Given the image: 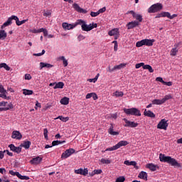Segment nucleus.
Returning a JSON list of instances; mask_svg holds the SVG:
<instances>
[{"label": "nucleus", "instance_id": "obj_6", "mask_svg": "<svg viewBox=\"0 0 182 182\" xmlns=\"http://www.w3.org/2000/svg\"><path fill=\"white\" fill-rule=\"evenodd\" d=\"M124 113L131 116H141L140 110H139L137 108H124Z\"/></svg>", "mask_w": 182, "mask_h": 182}, {"label": "nucleus", "instance_id": "obj_12", "mask_svg": "<svg viewBox=\"0 0 182 182\" xmlns=\"http://www.w3.org/2000/svg\"><path fill=\"white\" fill-rule=\"evenodd\" d=\"M9 147L11 151H14V153H17V154H19V153L22 151V147H21V146H15L14 144H11L9 145Z\"/></svg>", "mask_w": 182, "mask_h": 182}, {"label": "nucleus", "instance_id": "obj_17", "mask_svg": "<svg viewBox=\"0 0 182 182\" xmlns=\"http://www.w3.org/2000/svg\"><path fill=\"white\" fill-rule=\"evenodd\" d=\"M42 161V158L41 156H36V158H33L30 163L31 164L38 165L40 164V163Z\"/></svg>", "mask_w": 182, "mask_h": 182}, {"label": "nucleus", "instance_id": "obj_63", "mask_svg": "<svg viewBox=\"0 0 182 182\" xmlns=\"http://www.w3.org/2000/svg\"><path fill=\"white\" fill-rule=\"evenodd\" d=\"M94 171L95 174H102V169H95Z\"/></svg>", "mask_w": 182, "mask_h": 182}, {"label": "nucleus", "instance_id": "obj_31", "mask_svg": "<svg viewBox=\"0 0 182 182\" xmlns=\"http://www.w3.org/2000/svg\"><path fill=\"white\" fill-rule=\"evenodd\" d=\"M6 32H5V30H0V39L4 41V39H6Z\"/></svg>", "mask_w": 182, "mask_h": 182}, {"label": "nucleus", "instance_id": "obj_11", "mask_svg": "<svg viewBox=\"0 0 182 182\" xmlns=\"http://www.w3.org/2000/svg\"><path fill=\"white\" fill-rule=\"evenodd\" d=\"M124 122H125L124 127H137L139 124L137 122L129 121L127 119L124 118Z\"/></svg>", "mask_w": 182, "mask_h": 182}, {"label": "nucleus", "instance_id": "obj_5", "mask_svg": "<svg viewBox=\"0 0 182 182\" xmlns=\"http://www.w3.org/2000/svg\"><path fill=\"white\" fill-rule=\"evenodd\" d=\"M161 9H163V4L156 3L148 9V14H156V12H159Z\"/></svg>", "mask_w": 182, "mask_h": 182}, {"label": "nucleus", "instance_id": "obj_50", "mask_svg": "<svg viewBox=\"0 0 182 182\" xmlns=\"http://www.w3.org/2000/svg\"><path fill=\"white\" fill-rule=\"evenodd\" d=\"M6 95H8V92H1L0 94V97H1L2 99H8Z\"/></svg>", "mask_w": 182, "mask_h": 182}, {"label": "nucleus", "instance_id": "obj_60", "mask_svg": "<svg viewBox=\"0 0 182 182\" xmlns=\"http://www.w3.org/2000/svg\"><path fill=\"white\" fill-rule=\"evenodd\" d=\"M30 32H31V33H39V30L36 28H33L32 30H30Z\"/></svg>", "mask_w": 182, "mask_h": 182}, {"label": "nucleus", "instance_id": "obj_1", "mask_svg": "<svg viewBox=\"0 0 182 182\" xmlns=\"http://www.w3.org/2000/svg\"><path fill=\"white\" fill-rule=\"evenodd\" d=\"M159 160L162 163H168V164H171L173 167L181 168V164L178 163L174 158H171V156H166V155L160 154Z\"/></svg>", "mask_w": 182, "mask_h": 182}, {"label": "nucleus", "instance_id": "obj_40", "mask_svg": "<svg viewBox=\"0 0 182 182\" xmlns=\"http://www.w3.org/2000/svg\"><path fill=\"white\" fill-rule=\"evenodd\" d=\"M17 177L20 180H29V176H22L21 173H17Z\"/></svg>", "mask_w": 182, "mask_h": 182}, {"label": "nucleus", "instance_id": "obj_47", "mask_svg": "<svg viewBox=\"0 0 182 182\" xmlns=\"http://www.w3.org/2000/svg\"><path fill=\"white\" fill-rule=\"evenodd\" d=\"M112 43L114 44V52H117V48L119 47V45L117 44V41H112Z\"/></svg>", "mask_w": 182, "mask_h": 182}, {"label": "nucleus", "instance_id": "obj_18", "mask_svg": "<svg viewBox=\"0 0 182 182\" xmlns=\"http://www.w3.org/2000/svg\"><path fill=\"white\" fill-rule=\"evenodd\" d=\"M136 26H139V21H131L127 24V29H133V28H136Z\"/></svg>", "mask_w": 182, "mask_h": 182}, {"label": "nucleus", "instance_id": "obj_27", "mask_svg": "<svg viewBox=\"0 0 182 182\" xmlns=\"http://www.w3.org/2000/svg\"><path fill=\"white\" fill-rule=\"evenodd\" d=\"M60 103L61 105H64L65 106H67V105H69V98L68 97H64L60 100Z\"/></svg>", "mask_w": 182, "mask_h": 182}, {"label": "nucleus", "instance_id": "obj_39", "mask_svg": "<svg viewBox=\"0 0 182 182\" xmlns=\"http://www.w3.org/2000/svg\"><path fill=\"white\" fill-rule=\"evenodd\" d=\"M133 18L136 19V21H139V22H141L143 21V16H141L140 14H136Z\"/></svg>", "mask_w": 182, "mask_h": 182}, {"label": "nucleus", "instance_id": "obj_29", "mask_svg": "<svg viewBox=\"0 0 182 182\" xmlns=\"http://www.w3.org/2000/svg\"><path fill=\"white\" fill-rule=\"evenodd\" d=\"M63 86H65V83L63 82H59L55 84L53 89H63Z\"/></svg>", "mask_w": 182, "mask_h": 182}, {"label": "nucleus", "instance_id": "obj_41", "mask_svg": "<svg viewBox=\"0 0 182 182\" xmlns=\"http://www.w3.org/2000/svg\"><path fill=\"white\" fill-rule=\"evenodd\" d=\"M170 99H173V96H171V95H167L162 98V100L164 101V103H166V102H167V100H170Z\"/></svg>", "mask_w": 182, "mask_h": 182}, {"label": "nucleus", "instance_id": "obj_57", "mask_svg": "<svg viewBox=\"0 0 182 182\" xmlns=\"http://www.w3.org/2000/svg\"><path fill=\"white\" fill-rule=\"evenodd\" d=\"M50 15H52V13H50L49 11H45L43 13V16H50Z\"/></svg>", "mask_w": 182, "mask_h": 182}, {"label": "nucleus", "instance_id": "obj_49", "mask_svg": "<svg viewBox=\"0 0 182 182\" xmlns=\"http://www.w3.org/2000/svg\"><path fill=\"white\" fill-rule=\"evenodd\" d=\"M6 90L4 87V85L2 84H0V93H6Z\"/></svg>", "mask_w": 182, "mask_h": 182}, {"label": "nucleus", "instance_id": "obj_43", "mask_svg": "<svg viewBox=\"0 0 182 182\" xmlns=\"http://www.w3.org/2000/svg\"><path fill=\"white\" fill-rule=\"evenodd\" d=\"M56 119H60V120H61V122H68L69 120V117H63V116H59Z\"/></svg>", "mask_w": 182, "mask_h": 182}, {"label": "nucleus", "instance_id": "obj_37", "mask_svg": "<svg viewBox=\"0 0 182 182\" xmlns=\"http://www.w3.org/2000/svg\"><path fill=\"white\" fill-rule=\"evenodd\" d=\"M123 92L122 91H116L113 93V96H116V97H123Z\"/></svg>", "mask_w": 182, "mask_h": 182}, {"label": "nucleus", "instance_id": "obj_36", "mask_svg": "<svg viewBox=\"0 0 182 182\" xmlns=\"http://www.w3.org/2000/svg\"><path fill=\"white\" fill-rule=\"evenodd\" d=\"M164 103V102L163 101V99L161 100H154L152 101V105H163Z\"/></svg>", "mask_w": 182, "mask_h": 182}, {"label": "nucleus", "instance_id": "obj_32", "mask_svg": "<svg viewBox=\"0 0 182 182\" xmlns=\"http://www.w3.org/2000/svg\"><path fill=\"white\" fill-rule=\"evenodd\" d=\"M58 59L60 60H63V65L64 68H66V66H68V60H66V58H65V56H60L58 58Z\"/></svg>", "mask_w": 182, "mask_h": 182}, {"label": "nucleus", "instance_id": "obj_16", "mask_svg": "<svg viewBox=\"0 0 182 182\" xmlns=\"http://www.w3.org/2000/svg\"><path fill=\"white\" fill-rule=\"evenodd\" d=\"M12 139H16V140H21L22 139V134L19 131H14L11 135Z\"/></svg>", "mask_w": 182, "mask_h": 182}, {"label": "nucleus", "instance_id": "obj_20", "mask_svg": "<svg viewBox=\"0 0 182 182\" xmlns=\"http://www.w3.org/2000/svg\"><path fill=\"white\" fill-rule=\"evenodd\" d=\"M178 46L179 44H175L174 45V47L175 48H173L171 50V56H176L178 52Z\"/></svg>", "mask_w": 182, "mask_h": 182}, {"label": "nucleus", "instance_id": "obj_8", "mask_svg": "<svg viewBox=\"0 0 182 182\" xmlns=\"http://www.w3.org/2000/svg\"><path fill=\"white\" fill-rule=\"evenodd\" d=\"M76 150L73 148H70L68 149H66L65 152H63L61 155V159H66L68 157H70L72 154H75Z\"/></svg>", "mask_w": 182, "mask_h": 182}, {"label": "nucleus", "instance_id": "obj_13", "mask_svg": "<svg viewBox=\"0 0 182 182\" xmlns=\"http://www.w3.org/2000/svg\"><path fill=\"white\" fill-rule=\"evenodd\" d=\"M73 8L75 9V11H76L77 12H79V14H87V10L83 9H82L79 4L75 3L73 5Z\"/></svg>", "mask_w": 182, "mask_h": 182}, {"label": "nucleus", "instance_id": "obj_30", "mask_svg": "<svg viewBox=\"0 0 182 182\" xmlns=\"http://www.w3.org/2000/svg\"><path fill=\"white\" fill-rule=\"evenodd\" d=\"M143 69L149 70V73H153V72H154V70L153 69V68L150 65H144L143 66Z\"/></svg>", "mask_w": 182, "mask_h": 182}, {"label": "nucleus", "instance_id": "obj_58", "mask_svg": "<svg viewBox=\"0 0 182 182\" xmlns=\"http://www.w3.org/2000/svg\"><path fill=\"white\" fill-rule=\"evenodd\" d=\"M25 79H26V80H31V79H32V76L30 75V74H26Z\"/></svg>", "mask_w": 182, "mask_h": 182}, {"label": "nucleus", "instance_id": "obj_15", "mask_svg": "<svg viewBox=\"0 0 182 182\" xmlns=\"http://www.w3.org/2000/svg\"><path fill=\"white\" fill-rule=\"evenodd\" d=\"M146 168L151 170V171H157L160 167L158 165H154V164H148L146 166Z\"/></svg>", "mask_w": 182, "mask_h": 182}, {"label": "nucleus", "instance_id": "obj_59", "mask_svg": "<svg viewBox=\"0 0 182 182\" xmlns=\"http://www.w3.org/2000/svg\"><path fill=\"white\" fill-rule=\"evenodd\" d=\"M99 15H100V14H103V12H106V7H103L102 9H100L99 11Z\"/></svg>", "mask_w": 182, "mask_h": 182}, {"label": "nucleus", "instance_id": "obj_9", "mask_svg": "<svg viewBox=\"0 0 182 182\" xmlns=\"http://www.w3.org/2000/svg\"><path fill=\"white\" fill-rule=\"evenodd\" d=\"M77 26V21H76L75 23L70 24L68 23H63L62 27L65 31H70L71 29H74V28H76Z\"/></svg>", "mask_w": 182, "mask_h": 182}, {"label": "nucleus", "instance_id": "obj_62", "mask_svg": "<svg viewBox=\"0 0 182 182\" xmlns=\"http://www.w3.org/2000/svg\"><path fill=\"white\" fill-rule=\"evenodd\" d=\"M93 96V92L87 94L85 98L86 99H90Z\"/></svg>", "mask_w": 182, "mask_h": 182}, {"label": "nucleus", "instance_id": "obj_35", "mask_svg": "<svg viewBox=\"0 0 182 182\" xmlns=\"http://www.w3.org/2000/svg\"><path fill=\"white\" fill-rule=\"evenodd\" d=\"M63 143H66V141H53L52 142V146H59V144H63Z\"/></svg>", "mask_w": 182, "mask_h": 182}, {"label": "nucleus", "instance_id": "obj_2", "mask_svg": "<svg viewBox=\"0 0 182 182\" xmlns=\"http://www.w3.org/2000/svg\"><path fill=\"white\" fill-rule=\"evenodd\" d=\"M16 21V23L17 26H21V25H23L26 22H28V20H22L21 21H19V18L16 16H11L9 17L6 22L1 26V29H4V28H6V26H9L12 25V21Z\"/></svg>", "mask_w": 182, "mask_h": 182}, {"label": "nucleus", "instance_id": "obj_25", "mask_svg": "<svg viewBox=\"0 0 182 182\" xmlns=\"http://www.w3.org/2000/svg\"><path fill=\"white\" fill-rule=\"evenodd\" d=\"M144 116H147V117H151V118H154L156 117V114H154V113L150 110L145 109L144 112Z\"/></svg>", "mask_w": 182, "mask_h": 182}, {"label": "nucleus", "instance_id": "obj_34", "mask_svg": "<svg viewBox=\"0 0 182 182\" xmlns=\"http://www.w3.org/2000/svg\"><path fill=\"white\" fill-rule=\"evenodd\" d=\"M23 94L25 96H31V95H33V91L31 90H23Z\"/></svg>", "mask_w": 182, "mask_h": 182}, {"label": "nucleus", "instance_id": "obj_33", "mask_svg": "<svg viewBox=\"0 0 182 182\" xmlns=\"http://www.w3.org/2000/svg\"><path fill=\"white\" fill-rule=\"evenodd\" d=\"M123 68H126V64L124 63H121L118 65L114 66V70H120V69H123Z\"/></svg>", "mask_w": 182, "mask_h": 182}, {"label": "nucleus", "instance_id": "obj_61", "mask_svg": "<svg viewBox=\"0 0 182 182\" xmlns=\"http://www.w3.org/2000/svg\"><path fill=\"white\" fill-rule=\"evenodd\" d=\"M164 85H165V86H172L173 85V82H164Z\"/></svg>", "mask_w": 182, "mask_h": 182}, {"label": "nucleus", "instance_id": "obj_28", "mask_svg": "<svg viewBox=\"0 0 182 182\" xmlns=\"http://www.w3.org/2000/svg\"><path fill=\"white\" fill-rule=\"evenodd\" d=\"M139 178H141L142 180H146L147 181V173L144 171H141L140 173L139 174Z\"/></svg>", "mask_w": 182, "mask_h": 182}, {"label": "nucleus", "instance_id": "obj_38", "mask_svg": "<svg viewBox=\"0 0 182 182\" xmlns=\"http://www.w3.org/2000/svg\"><path fill=\"white\" fill-rule=\"evenodd\" d=\"M4 68L6 70H11V67H9L6 63H3L0 64V68Z\"/></svg>", "mask_w": 182, "mask_h": 182}, {"label": "nucleus", "instance_id": "obj_7", "mask_svg": "<svg viewBox=\"0 0 182 182\" xmlns=\"http://www.w3.org/2000/svg\"><path fill=\"white\" fill-rule=\"evenodd\" d=\"M127 144H129V142L127 141H120L115 146L107 149V151H113L114 150H117L118 149H120V147H123V146H127Z\"/></svg>", "mask_w": 182, "mask_h": 182}, {"label": "nucleus", "instance_id": "obj_51", "mask_svg": "<svg viewBox=\"0 0 182 182\" xmlns=\"http://www.w3.org/2000/svg\"><path fill=\"white\" fill-rule=\"evenodd\" d=\"M90 15L92 18H96V16H98L99 15V12H94V11H91Z\"/></svg>", "mask_w": 182, "mask_h": 182}, {"label": "nucleus", "instance_id": "obj_26", "mask_svg": "<svg viewBox=\"0 0 182 182\" xmlns=\"http://www.w3.org/2000/svg\"><path fill=\"white\" fill-rule=\"evenodd\" d=\"M114 127L113 124H111V126L109 127V129H108V133L111 134V136H118L119 132H114L113 131Z\"/></svg>", "mask_w": 182, "mask_h": 182}, {"label": "nucleus", "instance_id": "obj_48", "mask_svg": "<svg viewBox=\"0 0 182 182\" xmlns=\"http://www.w3.org/2000/svg\"><path fill=\"white\" fill-rule=\"evenodd\" d=\"M43 135H44V138L46 139V140H48V129L45 128L43 129Z\"/></svg>", "mask_w": 182, "mask_h": 182}, {"label": "nucleus", "instance_id": "obj_24", "mask_svg": "<svg viewBox=\"0 0 182 182\" xmlns=\"http://www.w3.org/2000/svg\"><path fill=\"white\" fill-rule=\"evenodd\" d=\"M108 35L109 36H114L116 35H120V33L119 32V28H113L112 30H111L108 32Z\"/></svg>", "mask_w": 182, "mask_h": 182}, {"label": "nucleus", "instance_id": "obj_3", "mask_svg": "<svg viewBox=\"0 0 182 182\" xmlns=\"http://www.w3.org/2000/svg\"><path fill=\"white\" fill-rule=\"evenodd\" d=\"M77 25H81V29L85 32H89L90 31H92V29L97 28V23H92L87 25L86 24V22L82 19H79L77 21Z\"/></svg>", "mask_w": 182, "mask_h": 182}, {"label": "nucleus", "instance_id": "obj_4", "mask_svg": "<svg viewBox=\"0 0 182 182\" xmlns=\"http://www.w3.org/2000/svg\"><path fill=\"white\" fill-rule=\"evenodd\" d=\"M77 25H81V29L85 32H89L90 31H92V29L97 28V23H92L87 25L86 24V22L82 19H79L77 21Z\"/></svg>", "mask_w": 182, "mask_h": 182}, {"label": "nucleus", "instance_id": "obj_55", "mask_svg": "<svg viewBox=\"0 0 182 182\" xmlns=\"http://www.w3.org/2000/svg\"><path fill=\"white\" fill-rule=\"evenodd\" d=\"M156 82H160L161 83H162L163 85L164 84V81L163 80V78L161 77H157L156 78Z\"/></svg>", "mask_w": 182, "mask_h": 182}, {"label": "nucleus", "instance_id": "obj_52", "mask_svg": "<svg viewBox=\"0 0 182 182\" xmlns=\"http://www.w3.org/2000/svg\"><path fill=\"white\" fill-rule=\"evenodd\" d=\"M162 17L163 18H169L170 17V13L168 12H162Z\"/></svg>", "mask_w": 182, "mask_h": 182}, {"label": "nucleus", "instance_id": "obj_22", "mask_svg": "<svg viewBox=\"0 0 182 182\" xmlns=\"http://www.w3.org/2000/svg\"><path fill=\"white\" fill-rule=\"evenodd\" d=\"M31 144H32L31 141H23V143L21 144L20 147H23L26 150H28V149L31 147Z\"/></svg>", "mask_w": 182, "mask_h": 182}, {"label": "nucleus", "instance_id": "obj_10", "mask_svg": "<svg viewBox=\"0 0 182 182\" xmlns=\"http://www.w3.org/2000/svg\"><path fill=\"white\" fill-rule=\"evenodd\" d=\"M167 127H168V123H167V120L165 119H161L157 125V129L162 130H167Z\"/></svg>", "mask_w": 182, "mask_h": 182}, {"label": "nucleus", "instance_id": "obj_54", "mask_svg": "<svg viewBox=\"0 0 182 182\" xmlns=\"http://www.w3.org/2000/svg\"><path fill=\"white\" fill-rule=\"evenodd\" d=\"M9 174H11V176H16L18 177V173H19V172H15L12 170L9 171Z\"/></svg>", "mask_w": 182, "mask_h": 182}, {"label": "nucleus", "instance_id": "obj_42", "mask_svg": "<svg viewBox=\"0 0 182 182\" xmlns=\"http://www.w3.org/2000/svg\"><path fill=\"white\" fill-rule=\"evenodd\" d=\"M136 48H141V46H144V41L141 40L140 41H137L136 43Z\"/></svg>", "mask_w": 182, "mask_h": 182}, {"label": "nucleus", "instance_id": "obj_19", "mask_svg": "<svg viewBox=\"0 0 182 182\" xmlns=\"http://www.w3.org/2000/svg\"><path fill=\"white\" fill-rule=\"evenodd\" d=\"M124 164H126V166H134V168H136V170H139V166H137V163L134 161H124Z\"/></svg>", "mask_w": 182, "mask_h": 182}, {"label": "nucleus", "instance_id": "obj_44", "mask_svg": "<svg viewBox=\"0 0 182 182\" xmlns=\"http://www.w3.org/2000/svg\"><path fill=\"white\" fill-rule=\"evenodd\" d=\"M101 163L102 164H110L112 163V161L109 159H102Z\"/></svg>", "mask_w": 182, "mask_h": 182}, {"label": "nucleus", "instance_id": "obj_53", "mask_svg": "<svg viewBox=\"0 0 182 182\" xmlns=\"http://www.w3.org/2000/svg\"><path fill=\"white\" fill-rule=\"evenodd\" d=\"M45 50H43L41 53H34V56H42L43 55H45Z\"/></svg>", "mask_w": 182, "mask_h": 182}, {"label": "nucleus", "instance_id": "obj_45", "mask_svg": "<svg viewBox=\"0 0 182 182\" xmlns=\"http://www.w3.org/2000/svg\"><path fill=\"white\" fill-rule=\"evenodd\" d=\"M4 107H6V109H8V110H11L14 109V105L11 102H9L8 105L6 104V106Z\"/></svg>", "mask_w": 182, "mask_h": 182}, {"label": "nucleus", "instance_id": "obj_23", "mask_svg": "<svg viewBox=\"0 0 182 182\" xmlns=\"http://www.w3.org/2000/svg\"><path fill=\"white\" fill-rule=\"evenodd\" d=\"M144 45L145 46H153V43H154V39H143Z\"/></svg>", "mask_w": 182, "mask_h": 182}, {"label": "nucleus", "instance_id": "obj_14", "mask_svg": "<svg viewBox=\"0 0 182 182\" xmlns=\"http://www.w3.org/2000/svg\"><path fill=\"white\" fill-rule=\"evenodd\" d=\"M75 174H80L81 176H87L89 174V170L87 168H79L74 171Z\"/></svg>", "mask_w": 182, "mask_h": 182}, {"label": "nucleus", "instance_id": "obj_46", "mask_svg": "<svg viewBox=\"0 0 182 182\" xmlns=\"http://www.w3.org/2000/svg\"><path fill=\"white\" fill-rule=\"evenodd\" d=\"M126 181V178L124 176H119L116 179L115 182H124Z\"/></svg>", "mask_w": 182, "mask_h": 182}, {"label": "nucleus", "instance_id": "obj_56", "mask_svg": "<svg viewBox=\"0 0 182 182\" xmlns=\"http://www.w3.org/2000/svg\"><path fill=\"white\" fill-rule=\"evenodd\" d=\"M77 39H78L79 42H80V41H83V40L86 39V37H85L83 35H79L77 37Z\"/></svg>", "mask_w": 182, "mask_h": 182}, {"label": "nucleus", "instance_id": "obj_21", "mask_svg": "<svg viewBox=\"0 0 182 182\" xmlns=\"http://www.w3.org/2000/svg\"><path fill=\"white\" fill-rule=\"evenodd\" d=\"M43 68H46L47 69H50V68H53V65L49 64L48 63H40V69L42 70Z\"/></svg>", "mask_w": 182, "mask_h": 182}, {"label": "nucleus", "instance_id": "obj_64", "mask_svg": "<svg viewBox=\"0 0 182 182\" xmlns=\"http://www.w3.org/2000/svg\"><path fill=\"white\" fill-rule=\"evenodd\" d=\"M94 100H97L98 97H97V95L95 92L92 93V97Z\"/></svg>", "mask_w": 182, "mask_h": 182}]
</instances>
